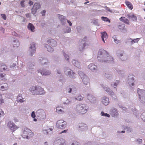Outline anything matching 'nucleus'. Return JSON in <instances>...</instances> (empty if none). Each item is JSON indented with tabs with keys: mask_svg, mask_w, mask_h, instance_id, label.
Returning <instances> with one entry per match:
<instances>
[{
	"mask_svg": "<svg viewBox=\"0 0 145 145\" xmlns=\"http://www.w3.org/2000/svg\"><path fill=\"white\" fill-rule=\"evenodd\" d=\"M45 59H42V61H45Z\"/></svg>",
	"mask_w": 145,
	"mask_h": 145,
	"instance_id": "338daca9",
	"label": "nucleus"
},
{
	"mask_svg": "<svg viewBox=\"0 0 145 145\" xmlns=\"http://www.w3.org/2000/svg\"><path fill=\"white\" fill-rule=\"evenodd\" d=\"M68 130V129L67 130H65L64 131H61L60 133L59 134H61V133H66L67 132V131Z\"/></svg>",
	"mask_w": 145,
	"mask_h": 145,
	"instance_id": "09e8293b",
	"label": "nucleus"
},
{
	"mask_svg": "<svg viewBox=\"0 0 145 145\" xmlns=\"http://www.w3.org/2000/svg\"><path fill=\"white\" fill-rule=\"evenodd\" d=\"M137 141L139 144H140L142 142V140L141 139H138L137 140Z\"/></svg>",
	"mask_w": 145,
	"mask_h": 145,
	"instance_id": "a18cd8bd",
	"label": "nucleus"
},
{
	"mask_svg": "<svg viewBox=\"0 0 145 145\" xmlns=\"http://www.w3.org/2000/svg\"><path fill=\"white\" fill-rule=\"evenodd\" d=\"M30 90L33 95H43L45 93L43 88L38 86H32L30 88Z\"/></svg>",
	"mask_w": 145,
	"mask_h": 145,
	"instance_id": "f03ea898",
	"label": "nucleus"
},
{
	"mask_svg": "<svg viewBox=\"0 0 145 145\" xmlns=\"http://www.w3.org/2000/svg\"><path fill=\"white\" fill-rule=\"evenodd\" d=\"M101 102L103 104L106 106L109 103V99L108 97H104L101 99Z\"/></svg>",
	"mask_w": 145,
	"mask_h": 145,
	"instance_id": "1a4fd4ad",
	"label": "nucleus"
},
{
	"mask_svg": "<svg viewBox=\"0 0 145 145\" xmlns=\"http://www.w3.org/2000/svg\"><path fill=\"white\" fill-rule=\"evenodd\" d=\"M79 127L82 129H87V125L84 123H80L79 125Z\"/></svg>",
	"mask_w": 145,
	"mask_h": 145,
	"instance_id": "b1692460",
	"label": "nucleus"
},
{
	"mask_svg": "<svg viewBox=\"0 0 145 145\" xmlns=\"http://www.w3.org/2000/svg\"><path fill=\"white\" fill-rule=\"evenodd\" d=\"M6 74L4 73H0V79L2 80H6V79L5 78Z\"/></svg>",
	"mask_w": 145,
	"mask_h": 145,
	"instance_id": "c85d7f7f",
	"label": "nucleus"
},
{
	"mask_svg": "<svg viewBox=\"0 0 145 145\" xmlns=\"http://www.w3.org/2000/svg\"><path fill=\"white\" fill-rule=\"evenodd\" d=\"M4 102V100L3 99L2 96L0 95V105L2 104Z\"/></svg>",
	"mask_w": 145,
	"mask_h": 145,
	"instance_id": "4c0bfd02",
	"label": "nucleus"
},
{
	"mask_svg": "<svg viewBox=\"0 0 145 145\" xmlns=\"http://www.w3.org/2000/svg\"><path fill=\"white\" fill-rule=\"evenodd\" d=\"M125 4L127 7L131 9L132 10L133 8V6L132 4L129 2L128 1H125Z\"/></svg>",
	"mask_w": 145,
	"mask_h": 145,
	"instance_id": "4be33fe9",
	"label": "nucleus"
},
{
	"mask_svg": "<svg viewBox=\"0 0 145 145\" xmlns=\"http://www.w3.org/2000/svg\"><path fill=\"white\" fill-rule=\"evenodd\" d=\"M118 28L120 30H123L125 29V25L124 24L119 25L118 26Z\"/></svg>",
	"mask_w": 145,
	"mask_h": 145,
	"instance_id": "2f4dec72",
	"label": "nucleus"
},
{
	"mask_svg": "<svg viewBox=\"0 0 145 145\" xmlns=\"http://www.w3.org/2000/svg\"><path fill=\"white\" fill-rule=\"evenodd\" d=\"M104 89L107 92L110 93L112 91V90L110 88H104Z\"/></svg>",
	"mask_w": 145,
	"mask_h": 145,
	"instance_id": "a19ab883",
	"label": "nucleus"
},
{
	"mask_svg": "<svg viewBox=\"0 0 145 145\" xmlns=\"http://www.w3.org/2000/svg\"><path fill=\"white\" fill-rule=\"evenodd\" d=\"M70 71H68V75L69 76V77L71 78H73L74 76L75 73L71 70H70Z\"/></svg>",
	"mask_w": 145,
	"mask_h": 145,
	"instance_id": "5701e85b",
	"label": "nucleus"
},
{
	"mask_svg": "<svg viewBox=\"0 0 145 145\" xmlns=\"http://www.w3.org/2000/svg\"><path fill=\"white\" fill-rule=\"evenodd\" d=\"M25 1V0H22L20 3V5L22 7H24L25 6V5L24 4V2Z\"/></svg>",
	"mask_w": 145,
	"mask_h": 145,
	"instance_id": "58836bf2",
	"label": "nucleus"
},
{
	"mask_svg": "<svg viewBox=\"0 0 145 145\" xmlns=\"http://www.w3.org/2000/svg\"><path fill=\"white\" fill-rule=\"evenodd\" d=\"M86 46V44L84 43L83 44V46L82 48V50L84 49V47Z\"/></svg>",
	"mask_w": 145,
	"mask_h": 145,
	"instance_id": "bf43d9fd",
	"label": "nucleus"
},
{
	"mask_svg": "<svg viewBox=\"0 0 145 145\" xmlns=\"http://www.w3.org/2000/svg\"><path fill=\"white\" fill-rule=\"evenodd\" d=\"M58 17L59 19L62 22H63L64 20L65 19V17L63 15H61L60 14H58Z\"/></svg>",
	"mask_w": 145,
	"mask_h": 145,
	"instance_id": "a878e982",
	"label": "nucleus"
},
{
	"mask_svg": "<svg viewBox=\"0 0 145 145\" xmlns=\"http://www.w3.org/2000/svg\"><path fill=\"white\" fill-rule=\"evenodd\" d=\"M71 31V29L70 28H68V29H67V31H66V33H69Z\"/></svg>",
	"mask_w": 145,
	"mask_h": 145,
	"instance_id": "3c124183",
	"label": "nucleus"
},
{
	"mask_svg": "<svg viewBox=\"0 0 145 145\" xmlns=\"http://www.w3.org/2000/svg\"><path fill=\"white\" fill-rule=\"evenodd\" d=\"M83 98L84 97L82 96L81 95H79L76 97L75 99L77 100L80 101L82 100Z\"/></svg>",
	"mask_w": 145,
	"mask_h": 145,
	"instance_id": "c756f323",
	"label": "nucleus"
},
{
	"mask_svg": "<svg viewBox=\"0 0 145 145\" xmlns=\"http://www.w3.org/2000/svg\"><path fill=\"white\" fill-rule=\"evenodd\" d=\"M61 108L63 109V108H61L59 107H57L56 108V111L59 114H60L62 112H64L63 111V109L62 110Z\"/></svg>",
	"mask_w": 145,
	"mask_h": 145,
	"instance_id": "bb28decb",
	"label": "nucleus"
},
{
	"mask_svg": "<svg viewBox=\"0 0 145 145\" xmlns=\"http://www.w3.org/2000/svg\"><path fill=\"white\" fill-rule=\"evenodd\" d=\"M87 97L88 99L91 103H94L96 100L95 97L90 94H88Z\"/></svg>",
	"mask_w": 145,
	"mask_h": 145,
	"instance_id": "f8f14e48",
	"label": "nucleus"
},
{
	"mask_svg": "<svg viewBox=\"0 0 145 145\" xmlns=\"http://www.w3.org/2000/svg\"><path fill=\"white\" fill-rule=\"evenodd\" d=\"M56 125L58 128L63 129L66 127L67 123L63 120H59L57 121Z\"/></svg>",
	"mask_w": 145,
	"mask_h": 145,
	"instance_id": "39448f33",
	"label": "nucleus"
},
{
	"mask_svg": "<svg viewBox=\"0 0 145 145\" xmlns=\"http://www.w3.org/2000/svg\"><path fill=\"white\" fill-rule=\"evenodd\" d=\"M125 132V131H121V133H124Z\"/></svg>",
	"mask_w": 145,
	"mask_h": 145,
	"instance_id": "e2e57ef3",
	"label": "nucleus"
},
{
	"mask_svg": "<svg viewBox=\"0 0 145 145\" xmlns=\"http://www.w3.org/2000/svg\"><path fill=\"white\" fill-rule=\"evenodd\" d=\"M134 78L133 75H131L128 76V83L130 86H132L134 85Z\"/></svg>",
	"mask_w": 145,
	"mask_h": 145,
	"instance_id": "9d476101",
	"label": "nucleus"
},
{
	"mask_svg": "<svg viewBox=\"0 0 145 145\" xmlns=\"http://www.w3.org/2000/svg\"><path fill=\"white\" fill-rule=\"evenodd\" d=\"M14 120L15 122H18V120L16 118H14Z\"/></svg>",
	"mask_w": 145,
	"mask_h": 145,
	"instance_id": "4d7b16f0",
	"label": "nucleus"
},
{
	"mask_svg": "<svg viewBox=\"0 0 145 145\" xmlns=\"http://www.w3.org/2000/svg\"><path fill=\"white\" fill-rule=\"evenodd\" d=\"M88 107L85 104H79L76 106L75 110L79 114H84L86 112Z\"/></svg>",
	"mask_w": 145,
	"mask_h": 145,
	"instance_id": "7ed1b4c3",
	"label": "nucleus"
},
{
	"mask_svg": "<svg viewBox=\"0 0 145 145\" xmlns=\"http://www.w3.org/2000/svg\"><path fill=\"white\" fill-rule=\"evenodd\" d=\"M37 10L35 8H34L33 7L31 9V13L33 14H35L37 12Z\"/></svg>",
	"mask_w": 145,
	"mask_h": 145,
	"instance_id": "e433bc0d",
	"label": "nucleus"
},
{
	"mask_svg": "<svg viewBox=\"0 0 145 145\" xmlns=\"http://www.w3.org/2000/svg\"><path fill=\"white\" fill-rule=\"evenodd\" d=\"M141 117L143 120L145 121V113H143L142 114Z\"/></svg>",
	"mask_w": 145,
	"mask_h": 145,
	"instance_id": "79ce46f5",
	"label": "nucleus"
},
{
	"mask_svg": "<svg viewBox=\"0 0 145 145\" xmlns=\"http://www.w3.org/2000/svg\"><path fill=\"white\" fill-rule=\"evenodd\" d=\"M97 58L99 59V57L102 56V59H100V62H103L108 61H113V59L110 56L108 52L105 50L103 49H100L98 52Z\"/></svg>",
	"mask_w": 145,
	"mask_h": 145,
	"instance_id": "f257e3e1",
	"label": "nucleus"
},
{
	"mask_svg": "<svg viewBox=\"0 0 145 145\" xmlns=\"http://www.w3.org/2000/svg\"><path fill=\"white\" fill-rule=\"evenodd\" d=\"M8 84L7 83H4L2 84L1 86L0 87V89L2 91L7 90L8 89Z\"/></svg>",
	"mask_w": 145,
	"mask_h": 145,
	"instance_id": "9b49d317",
	"label": "nucleus"
},
{
	"mask_svg": "<svg viewBox=\"0 0 145 145\" xmlns=\"http://www.w3.org/2000/svg\"><path fill=\"white\" fill-rule=\"evenodd\" d=\"M67 22L70 26H71L72 25V23L70 21L67 20Z\"/></svg>",
	"mask_w": 145,
	"mask_h": 145,
	"instance_id": "864d4df0",
	"label": "nucleus"
},
{
	"mask_svg": "<svg viewBox=\"0 0 145 145\" xmlns=\"http://www.w3.org/2000/svg\"><path fill=\"white\" fill-rule=\"evenodd\" d=\"M88 67L89 69L92 71H95L97 68V66L93 63L89 64L88 65Z\"/></svg>",
	"mask_w": 145,
	"mask_h": 145,
	"instance_id": "2eb2a0df",
	"label": "nucleus"
},
{
	"mask_svg": "<svg viewBox=\"0 0 145 145\" xmlns=\"http://www.w3.org/2000/svg\"><path fill=\"white\" fill-rule=\"evenodd\" d=\"M72 88H69L68 89H67V90L68 91L69 93H71V92L72 91Z\"/></svg>",
	"mask_w": 145,
	"mask_h": 145,
	"instance_id": "49530a36",
	"label": "nucleus"
},
{
	"mask_svg": "<svg viewBox=\"0 0 145 145\" xmlns=\"http://www.w3.org/2000/svg\"><path fill=\"white\" fill-rule=\"evenodd\" d=\"M47 42L48 44H50L53 47L56 46L57 45L56 41L53 39L48 40Z\"/></svg>",
	"mask_w": 145,
	"mask_h": 145,
	"instance_id": "ddd939ff",
	"label": "nucleus"
},
{
	"mask_svg": "<svg viewBox=\"0 0 145 145\" xmlns=\"http://www.w3.org/2000/svg\"><path fill=\"white\" fill-rule=\"evenodd\" d=\"M139 39V38H138L133 39L131 41V42L132 44H133L135 42H138Z\"/></svg>",
	"mask_w": 145,
	"mask_h": 145,
	"instance_id": "f704fd0d",
	"label": "nucleus"
},
{
	"mask_svg": "<svg viewBox=\"0 0 145 145\" xmlns=\"http://www.w3.org/2000/svg\"><path fill=\"white\" fill-rule=\"evenodd\" d=\"M34 121H37V119H36L35 118H34Z\"/></svg>",
	"mask_w": 145,
	"mask_h": 145,
	"instance_id": "680f3d73",
	"label": "nucleus"
},
{
	"mask_svg": "<svg viewBox=\"0 0 145 145\" xmlns=\"http://www.w3.org/2000/svg\"><path fill=\"white\" fill-rule=\"evenodd\" d=\"M120 81L119 80H116V82H114L113 84H112L111 86L113 87L114 88H116L117 87V85L120 83Z\"/></svg>",
	"mask_w": 145,
	"mask_h": 145,
	"instance_id": "473e14b6",
	"label": "nucleus"
},
{
	"mask_svg": "<svg viewBox=\"0 0 145 145\" xmlns=\"http://www.w3.org/2000/svg\"><path fill=\"white\" fill-rule=\"evenodd\" d=\"M38 72H40L41 74L43 75H50L51 72L48 71H39L38 70Z\"/></svg>",
	"mask_w": 145,
	"mask_h": 145,
	"instance_id": "f3484780",
	"label": "nucleus"
},
{
	"mask_svg": "<svg viewBox=\"0 0 145 145\" xmlns=\"http://www.w3.org/2000/svg\"><path fill=\"white\" fill-rule=\"evenodd\" d=\"M101 34L102 35L101 38L102 40L104 42H105V40H106L108 38V36L107 34L105 32L101 33Z\"/></svg>",
	"mask_w": 145,
	"mask_h": 145,
	"instance_id": "dca6fc26",
	"label": "nucleus"
},
{
	"mask_svg": "<svg viewBox=\"0 0 145 145\" xmlns=\"http://www.w3.org/2000/svg\"><path fill=\"white\" fill-rule=\"evenodd\" d=\"M114 41L116 43L118 44L119 43V40H114Z\"/></svg>",
	"mask_w": 145,
	"mask_h": 145,
	"instance_id": "6e6d98bb",
	"label": "nucleus"
},
{
	"mask_svg": "<svg viewBox=\"0 0 145 145\" xmlns=\"http://www.w3.org/2000/svg\"><path fill=\"white\" fill-rule=\"evenodd\" d=\"M144 10V11L145 12V9L144 8L143 9Z\"/></svg>",
	"mask_w": 145,
	"mask_h": 145,
	"instance_id": "774afa93",
	"label": "nucleus"
},
{
	"mask_svg": "<svg viewBox=\"0 0 145 145\" xmlns=\"http://www.w3.org/2000/svg\"><path fill=\"white\" fill-rule=\"evenodd\" d=\"M46 47L47 48L48 51L52 52L53 51V49L52 48L48 45H46Z\"/></svg>",
	"mask_w": 145,
	"mask_h": 145,
	"instance_id": "7c9ffc66",
	"label": "nucleus"
},
{
	"mask_svg": "<svg viewBox=\"0 0 145 145\" xmlns=\"http://www.w3.org/2000/svg\"><path fill=\"white\" fill-rule=\"evenodd\" d=\"M13 145H17V143H15Z\"/></svg>",
	"mask_w": 145,
	"mask_h": 145,
	"instance_id": "69168bd1",
	"label": "nucleus"
},
{
	"mask_svg": "<svg viewBox=\"0 0 145 145\" xmlns=\"http://www.w3.org/2000/svg\"><path fill=\"white\" fill-rule=\"evenodd\" d=\"M47 130H44L43 131V133L45 134V133H46V134H48V132L47 131Z\"/></svg>",
	"mask_w": 145,
	"mask_h": 145,
	"instance_id": "5fc2aeb1",
	"label": "nucleus"
},
{
	"mask_svg": "<svg viewBox=\"0 0 145 145\" xmlns=\"http://www.w3.org/2000/svg\"><path fill=\"white\" fill-rule=\"evenodd\" d=\"M101 116H106L108 117H110V115L109 114H107V113H104L103 112H101Z\"/></svg>",
	"mask_w": 145,
	"mask_h": 145,
	"instance_id": "c9c22d12",
	"label": "nucleus"
},
{
	"mask_svg": "<svg viewBox=\"0 0 145 145\" xmlns=\"http://www.w3.org/2000/svg\"><path fill=\"white\" fill-rule=\"evenodd\" d=\"M138 93L139 95V98L140 99L142 98V100L143 101H145V91L138 88Z\"/></svg>",
	"mask_w": 145,
	"mask_h": 145,
	"instance_id": "423d86ee",
	"label": "nucleus"
},
{
	"mask_svg": "<svg viewBox=\"0 0 145 145\" xmlns=\"http://www.w3.org/2000/svg\"><path fill=\"white\" fill-rule=\"evenodd\" d=\"M46 12V10H43L42 11V15L43 16H44V13H45Z\"/></svg>",
	"mask_w": 145,
	"mask_h": 145,
	"instance_id": "603ef678",
	"label": "nucleus"
},
{
	"mask_svg": "<svg viewBox=\"0 0 145 145\" xmlns=\"http://www.w3.org/2000/svg\"><path fill=\"white\" fill-rule=\"evenodd\" d=\"M17 101L21 103H23L24 102V100L23 98L22 97V94H19L18 95L17 98Z\"/></svg>",
	"mask_w": 145,
	"mask_h": 145,
	"instance_id": "412c9836",
	"label": "nucleus"
},
{
	"mask_svg": "<svg viewBox=\"0 0 145 145\" xmlns=\"http://www.w3.org/2000/svg\"><path fill=\"white\" fill-rule=\"evenodd\" d=\"M31 117L33 118H34L36 116H35V112L34 111H33L32 112L31 114Z\"/></svg>",
	"mask_w": 145,
	"mask_h": 145,
	"instance_id": "37998d69",
	"label": "nucleus"
},
{
	"mask_svg": "<svg viewBox=\"0 0 145 145\" xmlns=\"http://www.w3.org/2000/svg\"><path fill=\"white\" fill-rule=\"evenodd\" d=\"M63 55L66 60L68 61L69 59V56L68 55L65 54L64 52H63Z\"/></svg>",
	"mask_w": 145,
	"mask_h": 145,
	"instance_id": "ea45409f",
	"label": "nucleus"
},
{
	"mask_svg": "<svg viewBox=\"0 0 145 145\" xmlns=\"http://www.w3.org/2000/svg\"><path fill=\"white\" fill-rule=\"evenodd\" d=\"M53 129V128H51L48 129V130H50L51 131H52Z\"/></svg>",
	"mask_w": 145,
	"mask_h": 145,
	"instance_id": "052dcab7",
	"label": "nucleus"
},
{
	"mask_svg": "<svg viewBox=\"0 0 145 145\" xmlns=\"http://www.w3.org/2000/svg\"><path fill=\"white\" fill-rule=\"evenodd\" d=\"M89 2V1H87L84 3L85 4H87V3H88Z\"/></svg>",
	"mask_w": 145,
	"mask_h": 145,
	"instance_id": "0e129e2a",
	"label": "nucleus"
},
{
	"mask_svg": "<svg viewBox=\"0 0 145 145\" xmlns=\"http://www.w3.org/2000/svg\"><path fill=\"white\" fill-rule=\"evenodd\" d=\"M33 1H32L30 0L29 1V5L30 6H31V5H33Z\"/></svg>",
	"mask_w": 145,
	"mask_h": 145,
	"instance_id": "de8ad7c7",
	"label": "nucleus"
},
{
	"mask_svg": "<svg viewBox=\"0 0 145 145\" xmlns=\"http://www.w3.org/2000/svg\"><path fill=\"white\" fill-rule=\"evenodd\" d=\"M127 17L129 19H131L133 21L137 20V17L133 14L130 15V14H128L127 15Z\"/></svg>",
	"mask_w": 145,
	"mask_h": 145,
	"instance_id": "6ab92c4d",
	"label": "nucleus"
},
{
	"mask_svg": "<svg viewBox=\"0 0 145 145\" xmlns=\"http://www.w3.org/2000/svg\"><path fill=\"white\" fill-rule=\"evenodd\" d=\"M7 126L13 132L15 131L18 128L17 126L15 125L14 123L11 121L8 122L7 123Z\"/></svg>",
	"mask_w": 145,
	"mask_h": 145,
	"instance_id": "0eeeda50",
	"label": "nucleus"
},
{
	"mask_svg": "<svg viewBox=\"0 0 145 145\" xmlns=\"http://www.w3.org/2000/svg\"><path fill=\"white\" fill-rule=\"evenodd\" d=\"M27 28L29 30L31 31H34L35 27L32 24L29 23L28 25Z\"/></svg>",
	"mask_w": 145,
	"mask_h": 145,
	"instance_id": "a211bd4d",
	"label": "nucleus"
},
{
	"mask_svg": "<svg viewBox=\"0 0 145 145\" xmlns=\"http://www.w3.org/2000/svg\"><path fill=\"white\" fill-rule=\"evenodd\" d=\"M7 69V67L6 66L5 67H3V70H5Z\"/></svg>",
	"mask_w": 145,
	"mask_h": 145,
	"instance_id": "13d9d810",
	"label": "nucleus"
},
{
	"mask_svg": "<svg viewBox=\"0 0 145 145\" xmlns=\"http://www.w3.org/2000/svg\"><path fill=\"white\" fill-rule=\"evenodd\" d=\"M27 18H29L30 17V14L29 13H27L25 14Z\"/></svg>",
	"mask_w": 145,
	"mask_h": 145,
	"instance_id": "8fccbe9b",
	"label": "nucleus"
},
{
	"mask_svg": "<svg viewBox=\"0 0 145 145\" xmlns=\"http://www.w3.org/2000/svg\"><path fill=\"white\" fill-rule=\"evenodd\" d=\"M79 74L85 85H86L89 84V80L86 75L81 72H79Z\"/></svg>",
	"mask_w": 145,
	"mask_h": 145,
	"instance_id": "20e7f679",
	"label": "nucleus"
},
{
	"mask_svg": "<svg viewBox=\"0 0 145 145\" xmlns=\"http://www.w3.org/2000/svg\"><path fill=\"white\" fill-rule=\"evenodd\" d=\"M35 44L33 42L31 44V46L30 47V56H31L33 55V54L35 53Z\"/></svg>",
	"mask_w": 145,
	"mask_h": 145,
	"instance_id": "6e6552de",
	"label": "nucleus"
},
{
	"mask_svg": "<svg viewBox=\"0 0 145 145\" xmlns=\"http://www.w3.org/2000/svg\"><path fill=\"white\" fill-rule=\"evenodd\" d=\"M101 18L103 21L108 22L109 23L110 22V20L107 17L102 16L101 17Z\"/></svg>",
	"mask_w": 145,
	"mask_h": 145,
	"instance_id": "72a5a7b5",
	"label": "nucleus"
},
{
	"mask_svg": "<svg viewBox=\"0 0 145 145\" xmlns=\"http://www.w3.org/2000/svg\"><path fill=\"white\" fill-rule=\"evenodd\" d=\"M30 131H31L30 130L27 128H26L24 130L23 132V135L24 136H26V137H28L27 136L28 133L30 132Z\"/></svg>",
	"mask_w": 145,
	"mask_h": 145,
	"instance_id": "393cba45",
	"label": "nucleus"
},
{
	"mask_svg": "<svg viewBox=\"0 0 145 145\" xmlns=\"http://www.w3.org/2000/svg\"><path fill=\"white\" fill-rule=\"evenodd\" d=\"M72 63L75 66L79 68L80 67V63L77 61L74 60L72 61Z\"/></svg>",
	"mask_w": 145,
	"mask_h": 145,
	"instance_id": "aec40b11",
	"label": "nucleus"
},
{
	"mask_svg": "<svg viewBox=\"0 0 145 145\" xmlns=\"http://www.w3.org/2000/svg\"><path fill=\"white\" fill-rule=\"evenodd\" d=\"M119 20L120 21L122 22L127 24L129 25V20L124 17H121L120 18Z\"/></svg>",
	"mask_w": 145,
	"mask_h": 145,
	"instance_id": "4468645a",
	"label": "nucleus"
},
{
	"mask_svg": "<svg viewBox=\"0 0 145 145\" xmlns=\"http://www.w3.org/2000/svg\"><path fill=\"white\" fill-rule=\"evenodd\" d=\"M33 7L34 8H35V9L37 10L40 7V5L39 3H35L33 6Z\"/></svg>",
	"mask_w": 145,
	"mask_h": 145,
	"instance_id": "cd10ccee",
	"label": "nucleus"
},
{
	"mask_svg": "<svg viewBox=\"0 0 145 145\" xmlns=\"http://www.w3.org/2000/svg\"><path fill=\"white\" fill-rule=\"evenodd\" d=\"M1 15L2 18H3L4 20H5L6 19V15L5 14H1Z\"/></svg>",
	"mask_w": 145,
	"mask_h": 145,
	"instance_id": "c03bdc74",
	"label": "nucleus"
}]
</instances>
